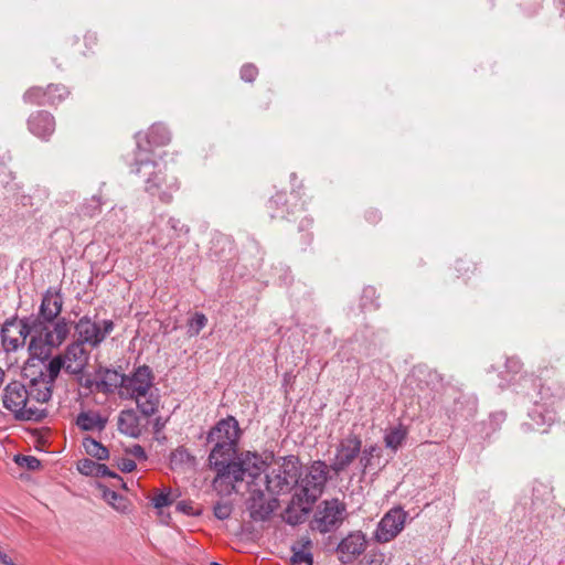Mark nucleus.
<instances>
[{
  "label": "nucleus",
  "mask_w": 565,
  "mask_h": 565,
  "mask_svg": "<svg viewBox=\"0 0 565 565\" xmlns=\"http://www.w3.org/2000/svg\"><path fill=\"white\" fill-rule=\"evenodd\" d=\"M63 297L60 290L49 288L42 296L36 316L19 321H7L1 329L2 345L7 351L23 347L30 335V354L40 360L47 359L67 339L71 321L61 317Z\"/></svg>",
  "instance_id": "1"
},
{
  "label": "nucleus",
  "mask_w": 565,
  "mask_h": 565,
  "mask_svg": "<svg viewBox=\"0 0 565 565\" xmlns=\"http://www.w3.org/2000/svg\"><path fill=\"white\" fill-rule=\"evenodd\" d=\"M242 430L234 416L218 420L209 431L207 441L214 444L209 455V463L216 472L215 481L234 483L243 481L245 476L256 478L267 466V461L257 452L237 455Z\"/></svg>",
  "instance_id": "2"
},
{
  "label": "nucleus",
  "mask_w": 565,
  "mask_h": 565,
  "mask_svg": "<svg viewBox=\"0 0 565 565\" xmlns=\"http://www.w3.org/2000/svg\"><path fill=\"white\" fill-rule=\"evenodd\" d=\"M142 134L136 135L137 153L135 159V168L131 170L136 174H142L146 183V191L151 195H158L162 202H170L172 195L179 189L177 178L167 177L162 169L149 158L150 148L143 147L141 143Z\"/></svg>",
  "instance_id": "3"
},
{
  "label": "nucleus",
  "mask_w": 565,
  "mask_h": 565,
  "mask_svg": "<svg viewBox=\"0 0 565 565\" xmlns=\"http://www.w3.org/2000/svg\"><path fill=\"white\" fill-rule=\"evenodd\" d=\"M152 371L148 365H141L131 375L125 376L124 390L146 417L157 413L160 402L159 395L152 390Z\"/></svg>",
  "instance_id": "4"
},
{
  "label": "nucleus",
  "mask_w": 565,
  "mask_h": 565,
  "mask_svg": "<svg viewBox=\"0 0 565 565\" xmlns=\"http://www.w3.org/2000/svg\"><path fill=\"white\" fill-rule=\"evenodd\" d=\"M329 469H331L330 466L324 461L317 460L308 468L305 477L299 478L294 500L302 512L308 513L311 505L322 494L329 479Z\"/></svg>",
  "instance_id": "5"
},
{
  "label": "nucleus",
  "mask_w": 565,
  "mask_h": 565,
  "mask_svg": "<svg viewBox=\"0 0 565 565\" xmlns=\"http://www.w3.org/2000/svg\"><path fill=\"white\" fill-rule=\"evenodd\" d=\"M3 407L11 412L18 420L40 422L46 416V411L29 405L28 388L20 382L13 381L3 390Z\"/></svg>",
  "instance_id": "6"
},
{
  "label": "nucleus",
  "mask_w": 565,
  "mask_h": 565,
  "mask_svg": "<svg viewBox=\"0 0 565 565\" xmlns=\"http://www.w3.org/2000/svg\"><path fill=\"white\" fill-rule=\"evenodd\" d=\"M274 468L265 476L266 489L271 494L289 492L298 484L301 476V465L296 456L280 457Z\"/></svg>",
  "instance_id": "7"
},
{
  "label": "nucleus",
  "mask_w": 565,
  "mask_h": 565,
  "mask_svg": "<svg viewBox=\"0 0 565 565\" xmlns=\"http://www.w3.org/2000/svg\"><path fill=\"white\" fill-rule=\"evenodd\" d=\"M348 516L347 504L337 498L321 501L316 509L313 529L322 534L338 530Z\"/></svg>",
  "instance_id": "8"
},
{
  "label": "nucleus",
  "mask_w": 565,
  "mask_h": 565,
  "mask_svg": "<svg viewBox=\"0 0 565 565\" xmlns=\"http://www.w3.org/2000/svg\"><path fill=\"white\" fill-rule=\"evenodd\" d=\"M114 329L113 320L105 319L102 322H96L87 315L79 318L74 324L76 341L93 349L98 348Z\"/></svg>",
  "instance_id": "9"
},
{
  "label": "nucleus",
  "mask_w": 565,
  "mask_h": 565,
  "mask_svg": "<svg viewBox=\"0 0 565 565\" xmlns=\"http://www.w3.org/2000/svg\"><path fill=\"white\" fill-rule=\"evenodd\" d=\"M407 512L402 508H393L387 511L375 531V539L380 543H387L395 539L404 529Z\"/></svg>",
  "instance_id": "10"
},
{
  "label": "nucleus",
  "mask_w": 565,
  "mask_h": 565,
  "mask_svg": "<svg viewBox=\"0 0 565 565\" xmlns=\"http://www.w3.org/2000/svg\"><path fill=\"white\" fill-rule=\"evenodd\" d=\"M362 440L358 435L350 434L337 447L334 460L330 468L340 473L344 471L360 455Z\"/></svg>",
  "instance_id": "11"
},
{
  "label": "nucleus",
  "mask_w": 565,
  "mask_h": 565,
  "mask_svg": "<svg viewBox=\"0 0 565 565\" xmlns=\"http://www.w3.org/2000/svg\"><path fill=\"white\" fill-rule=\"evenodd\" d=\"M366 548V539L361 531L349 533L338 544L337 552L339 559L343 564L352 563Z\"/></svg>",
  "instance_id": "12"
},
{
  "label": "nucleus",
  "mask_w": 565,
  "mask_h": 565,
  "mask_svg": "<svg viewBox=\"0 0 565 565\" xmlns=\"http://www.w3.org/2000/svg\"><path fill=\"white\" fill-rule=\"evenodd\" d=\"M61 355L65 360L66 373L73 375L82 374L89 360V352L76 340L70 343Z\"/></svg>",
  "instance_id": "13"
},
{
  "label": "nucleus",
  "mask_w": 565,
  "mask_h": 565,
  "mask_svg": "<svg viewBox=\"0 0 565 565\" xmlns=\"http://www.w3.org/2000/svg\"><path fill=\"white\" fill-rule=\"evenodd\" d=\"M52 90H55L58 93L57 100H63L68 95V90L64 85L51 84L45 89L42 87L30 88L29 90L25 92L23 98L26 103H31V104H39V105L55 104L54 97L49 96V98H46V96L49 94H51Z\"/></svg>",
  "instance_id": "14"
},
{
  "label": "nucleus",
  "mask_w": 565,
  "mask_h": 565,
  "mask_svg": "<svg viewBox=\"0 0 565 565\" xmlns=\"http://www.w3.org/2000/svg\"><path fill=\"white\" fill-rule=\"evenodd\" d=\"M30 131L39 138L47 139L55 130L54 117L44 110L32 114L28 121Z\"/></svg>",
  "instance_id": "15"
},
{
  "label": "nucleus",
  "mask_w": 565,
  "mask_h": 565,
  "mask_svg": "<svg viewBox=\"0 0 565 565\" xmlns=\"http://www.w3.org/2000/svg\"><path fill=\"white\" fill-rule=\"evenodd\" d=\"M98 381L95 382L96 390L103 393H113L117 387L124 388L125 376L116 370L100 367L97 371Z\"/></svg>",
  "instance_id": "16"
},
{
  "label": "nucleus",
  "mask_w": 565,
  "mask_h": 565,
  "mask_svg": "<svg viewBox=\"0 0 565 565\" xmlns=\"http://www.w3.org/2000/svg\"><path fill=\"white\" fill-rule=\"evenodd\" d=\"M247 509L249 516L254 521H265L273 513V508L266 501V498L262 491H253L247 502Z\"/></svg>",
  "instance_id": "17"
},
{
  "label": "nucleus",
  "mask_w": 565,
  "mask_h": 565,
  "mask_svg": "<svg viewBox=\"0 0 565 565\" xmlns=\"http://www.w3.org/2000/svg\"><path fill=\"white\" fill-rule=\"evenodd\" d=\"M118 429L129 437H139L141 434L140 418L134 409H124L118 416Z\"/></svg>",
  "instance_id": "18"
},
{
  "label": "nucleus",
  "mask_w": 565,
  "mask_h": 565,
  "mask_svg": "<svg viewBox=\"0 0 565 565\" xmlns=\"http://www.w3.org/2000/svg\"><path fill=\"white\" fill-rule=\"evenodd\" d=\"M53 384L45 381L44 377H34L30 382L28 388L29 399H34L39 403H46L51 399Z\"/></svg>",
  "instance_id": "19"
},
{
  "label": "nucleus",
  "mask_w": 565,
  "mask_h": 565,
  "mask_svg": "<svg viewBox=\"0 0 565 565\" xmlns=\"http://www.w3.org/2000/svg\"><path fill=\"white\" fill-rule=\"evenodd\" d=\"M76 425L84 431H102L107 425V418L96 412H82L76 417Z\"/></svg>",
  "instance_id": "20"
},
{
  "label": "nucleus",
  "mask_w": 565,
  "mask_h": 565,
  "mask_svg": "<svg viewBox=\"0 0 565 565\" xmlns=\"http://www.w3.org/2000/svg\"><path fill=\"white\" fill-rule=\"evenodd\" d=\"M145 137L149 147L166 146L171 140L170 131L162 124L152 125Z\"/></svg>",
  "instance_id": "21"
},
{
  "label": "nucleus",
  "mask_w": 565,
  "mask_h": 565,
  "mask_svg": "<svg viewBox=\"0 0 565 565\" xmlns=\"http://www.w3.org/2000/svg\"><path fill=\"white\" fill-rule=\"evenodd\" d=\"M311 541L302 540L299 548L292 547V556L290 558L292 565H312V554L310 552Z\"/></svg>",
  "instance_id": "22"
},
{
  "label": "nucleus",
  "mask_w": 565,
  "mask_h": 565,
  "mask_svg": "<svg viewBox=\"0 0 565 565\" xmlns=\"http://www.w3.org/2000/svg\"><path fill=\"white\" fill-rule=\"evenodd\" d=\"M62 369L66 371L65 360L61 354L55 355L45 365V373L41 372L39 377H44L45 381H50V383L54 384Z\"/></svg>",
  "instance_id": "23"
},
{
  "label": "nucleus",
  "mask_w": 565,
  "mask_h": 565,
  "mask_svg": "<svg viewBox=\"0 0 565 565\" xmlns=\"http://www.w3.org/2000/svg\"><path fill=\"white\" fill-rule=\"evenodd\" d=\"M83 446L85 451L97 460H106L109 457L108 449L92 437H85L83 439Z\"/></svg>",
  "instance_id": "24"
},
{
  "label": "nucleus",
  "mask_w": 565,
  "mask_h": 565,
  "mask_svg": "<svg viewBox=\"0 0 565 565\" xmlns=\"http://www.w3.org/2000/svg\"><path fill=\"white\" fill-rule=\"evenodd\" d=\"M361 456L359 463L362 468V471L365 472L366 469L373 467V459L380 458L382 454V449L377 445H371L361 450Z\"/></svg>",
  "instance_id": "25"
},
{
  "label": "nucleus",
  "mask_w": 565,
  "mask_h": 565,
  "mask_svg": "<svg viewBox=\"0 0 565 565\" xmlns=\"http://www.w3.org/2000/svg\"><path fill=\"white\" fill-rule=\"evenodd\" d=\"M405 437L406 433L403 429L394 428L385 435V446L395 451L402 446Z\"/></svg>",
  "instance_id": "26"
},
{
  "label": "nucleus",
  "mask_w": 565,
  "mask_h": 565,
  "mask_svg": "<svg viewBox=\"0 0 565 565\" xmlns=\"http://www.w3.org/2000/svg\"><path fill=\"white\" fill-rule=\"evenodd\" d=\"M207 318L204 313L195 312L193 317L188 321V335L196 337L201 330L206 326Z\"/></svg>",
  "instance_id": "27"
},
{
  "label": "nucleus",
  "mask_w": 565,
  "mask_h": 565,
  "mask_svg": "<svg viewBox=\"0 0 565 565\" xmlns=\"http://www.w3.org/2000/svg\"><path fill=\"white\" fill-rule=\"evenodd\" d=\"M94 477H108V478H111L114 479L116 482L113 483V487H121V488H126V483L124 482L122 478L111 471L106 465L104 463H97V467H96V471H95V476Z\"/></svg>",
  "instance_id": "28"
},
{
  "label": "nucleus",
  "mask_w": 565,
  "mask_h": 565,
  "mask_svg": "<svg viewBox=\"0 0 565 565\" xmlns=\"http://www.w3.org/2000/svg\"><path fill=\"white\" fill-rule=\"evenodd\" d=\"M530 417L533 423H525L523 425L526 429H535V426L543 425L545 423H551L553 420V417L551 414L544 415L541 411L535 409L533 413L530 414Z\"/></svg>",
  "instance_id": "29"
},
{
  "label": "nucleus",
  "mask_w": 565,
  "mask_h": 565,
  "mask_svg": "<svg viewBox=\"0 0 565 565\" xmlns=\"http://www.w3.org/2000/svg\"><path fill=\"white\" fill-rule=\"evenodd\" d=\"M14 461L22 468L28 470H38L41 467V461L33 456L18 455Z\"/></svg>",
  "instance_id": "30"
},
{
  "label": "nucleus",
  "mask_w": 565,
  "mask_h": 565,
  "mask_svg": "<svg viewBox=\"0 0 565 565\" xmlns=\"http://www.w3.org/2000/svg\"><path fill=\"white\" fill-rule=\"evenodd\" d=\"M174 502V497L170 491L161 492L152 498V504L156 509H161L171 505Z\"/></svg>",
  "instance_id": "31"
},
{
  "label": "nucleus",
  "mask_w": 565,
  "mask_h": 565,
  "mask_svg": "<svg viewBox=\"0 0 565 565\" xmlns=\"http://www.w3.org/2000/svg\"><path fill=\"white\" fill-rule=\"evenodd\" d=\"M97 463L98 462H96L92 459L85 458V459L78 461L77 469L82 475L94 477Z\"/></svg>",
  "instance_id": "32"
},
{
  "label": "nucleus",
  "mask_w": 565,
  "mask_h": 565,
  "mask_svg": "<svg viewBox=\"0 0 565 565\" xmlns=\"http://www.w3.org/2000/svg\"><path fill=\"white\" fill-rule=\"evenodd\" d=\"M102 488V486H99ZM103 498L106 502H108L109 504H111L114 508H116L117 510L120 509L119 505L116 504L117 501H122V497L120 494H118L116 491L114 490H110L106 487H103Z\"/></svg>",
  "instance_id": "33"
},
{
  "label": "nucleus",
  "mask_w": 565,
  "mask_h": 565,
  "mask_svg": "<svg viewBox=\"0 0 565 565\" xmlns=\"http://www.w3.org/2000/svg\"><path fill=\"white\" fill-rule=\"evenodd\" d=\"M232 513V507L228 503L217 502L214 505V515L218 520H226Z\"/></svg>",
  "instance_id": "34"
},
{
  "label": "nucleus",
  "mask_w": 565,
  "mask_h": 565,
  "mask_svg": "<svg viewBox=\"0 0 565 565\" xmlns=\"http://www.w3.org/2000/svg\"><path fill=\"white\" fill-rule=\"evenodd\" d=\"M258 74V70L253 64H245L241 68V78L245 82H253Z\"/></svg>",
  "instance_id": "35"
},
{
  "label": "nucleus",
  "mask_w": 565,
  "mask_h": 565,
  "mask_svg": "<svg viewBox=\"0 0 565 565\" xmlns=\"http://www.w3.org/2000/svg\"><path fill=\"white\" fill-rule=\"evenodd\" d=\"M175 511L185 515H196L198 511L194 510L191 501H179L175 504Z\"/></svg>",
  "instance_id": "36"
},
{
  "label": "nucleus",
  "mask_w": 565,
  "mask_h": 565,
  "mask_svg": "<svg viewBox=\"0 0 565 565\" xmlns=\"http://www.w3.org/2000/svg\"><path fill=\"white\" fill-rule=\"evenodd\" d=\"M167 225L171 231H173V236H179V234L184 230L188 232V228H184L185 226L181 224L180 220L170 217L167 222Z\"/></svg>",
  "instance_id": "37"
},
{
  "label": "nucleus",
  "mask_w": 565,
  "mask_h": 565,
  "mask_svg": "<svg viewBox=\"0 0 565 565\" xmlns=\"http://www.w3.org/2000/svg\"><path fill=\"white\" fill-rule=\"evenodd\" d=\"M522 367V363L516 358H509L505 362V369L508 372L518 374Z\"/></svg>",
  "instance_id": "38"
},
{
  "label": "nucleus",
  "mask_w": 565,
  "mask_h": 565,
  "mask_svg": "<svg viewBox=\"0 0 565 565\" xmlns=\"http://www.w3.org/2000/svg\"><path fill=\"white\" fill-rule=\"evenodd\" d=\"M136 467H137L136 462L132 459H129V458H122L118 462V468L122 472H131V471H134L136 469Z\"/></svg>",
  "instance_id": "39"
},
{
  "label": "nucleus",
  "mask_w": 565,
  "mask_h": 565,
  "mask_svg": "<svg viewBox=\"0 0 565 565\" xmlns=\"http://www.w3.org/2000/svg\"><path fill=\"white\" fill-rule=\"evenodd\" d=\"M185 459L189 460L190 455L188 454V451L185 449H182V448L177 449L171 455V462H178V461L183 462Z\"/></svg>",
  "instance_id": "40"
},
{
  "label": "nucleus",
  "mask_w": 565,
  "mask_h": 565,
  "mask_svg": "<svg viewBox=\"0 0 565 565\" xmlns=\"http://www.w3.org/2000/svg\"><path fill=\"white\" fill-rule=\"evenodd\" d=\"M129 454L136 457L137 459L146 460L147 455L145 449L140 445H134L131 448H129Z\"/></svg>",
  "instance_id": "41"
},
{
  "label": "nucleus",
  "mask_w": 565,
  "mask_h": 565,
  "mask_svg": "<svg viewBox=\"0 0 565 565\" xmlns=\"http://www.w3.org/2000/svg\"><path fill=\"white\" fill-rule=\"evenodd\" d=\"M367 220L370 222L376 223L380 220V215L376 211H371L367 213Z\"/></svg>",
  "instance_id": "42"
},
{
  "label": "nucleus",
  "mask_w": 565,
  "mask_h": 565,
  "mask_svg": "<svg viewBox=\"0 0 565 565\" xmlns=\"http://www.w3.org/2000/svg\"><path fill=\"white\" fill-rule=\"evenodd\" d=\"M0 565H12L11 558L6 554H0Z\"/></svg>",
  "instance_id": "43"
},
{
  "label": "nucleus",
  "mask_w": 565,
  "mask_h": 565,
  "mask_svg": "<svg viewBox=\"0 0 565 565\" xmlns=\"http://www.w3.org/2000/svg\"><path fill=\"white\" fill-rule=\"evenodd\" d=\"M49 96L54 97L55 98V103H60L61 102V100H57L58 93L55 92V90H52L51 94H49L46 96V98H49Z\"/></svg>",
  "instance_id": "44"
},
{
  "label": "nucleus",
  "mask_w": 565,
  "mask_h": 565,
  "mask_svg": "<svg viewBox=\"0 0 565 565\" xmlns=\"http://www.w3.org/2000/svg\"><path fill=\"white\" fill-rule=\"evenodd\" d=\"M3 377H4V372L3 370L0 367V385L2 384L3 382Z\"/></svg>",
  "instance_id": "45"
},
{
  "label": "nucleus",
  "mask_w": 565,
  "mask_h": 565,
  "mask_svg": "<svg viewBox=\"0 0 565 565\" xmlns=\"http://www.w3.org/2000/svg\"><path fill=\"white\" fill-rule=\"evenodd\" d=\"M19 335V333L17 331H11L10 332V337L11 338H17Z\"/></svg>",
  "instance_id": "46"
},
{
  "label": "nucleus",
  "mask_w": 565,
  "mask_h": 565,
  "mask_svg": "<svg viewBox=\"0 0 565 565\" xmlns=\"http://www.w3.org/2000/svg\"><path fill=\"white\" fill-rule=\"evenodd\" d=\"M92 385H93V382H92V381H89V380H87V381H86V383H85V386H86V387H92Z\"/></svg>",
  "instance_id": "47"
},
{
  "label": "nucleus",
  "mask_w": 565,
  "mask_h": 565,
  "mask_svg": "<svg viewBox=\"0 0 565 565\" xmlns=\"http://www.w3.org/2000/svg\"><path fill=\"white\" fill-rule=\"evenodd\" d=\"M364 292L373 294V292H374V289H373V288H366V289L364 290Z\"/></svg>",
  "instance_id": "48"
},
{
  "label": "nucleus",
  "mask_w": 565,
  "mask_h": 565,
  "mask_svg": "<svg viewBox=\"0 0 565 565\" xmlns=\"http://www.w3.org/2000/svg\"><path fill=\"white\" fill-rule=\"evenodd\" d=\"M370 565H374V562H372Z\"/></svg>",
  "instance_id": "49"
}]
</instances>
